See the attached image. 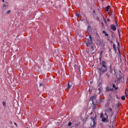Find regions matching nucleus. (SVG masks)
I'll return each instance as SVG.
<instances>
[{"label":"nucleus","mask_w":128,"mask_h":128,"mask_svg":"<svg viewBox=\"0 0 128 128\" xmlns=\"http://www.w3.org/2000/svg\"><path fill=\"white\" fill-rule=\"evenodd\" d=\"M102 67L100 68H98V72H100V74L102 72V74H104V72H106L108 70V68H106V61H102Z\"/></svg>","instance_id":"nucleus-1"},{"label":"nucleus","mask_w":128,"mask_h":128,"mask_svg":"<svg viewBox=\"0 0 128 128\" xmlns=\"http://www.w3.org/2000/svg\"><path fill=\"white\" fill-rule=\"evenodd\" d=\"M92 36H90L87 41L86 42V44L87 46H92Z\"/></svg>","instance_id":"nucleus-2"},{"label":"nucleus","mask_w":128,"mask_h":128,"mask_svg":"<svg viewBox=\"0 0 128 128\" xmlns=\"http://www.w3.org/2000/svg\"><path fill=\"white\" fill-rule=\"evenodd\" d=\"M90 120H92V122H93V124L91 126V128H95L96 126V114H95V116L94 118L92 116L90 118Z\"/></svg>","instance_id":"nucleus-3"},{"label":"nucleus","mask_w":128,"mask_h":128,"mask_svg":"<svg viewBox=\"0 0 128 128\" xmlns=\"http://www.w3.org/2000/svg\"><path fill=\"white\" fill-rule=\"evenodd\" d=\"M90 100H91V102H92V103L98 102V101L96 100V95L94 94L92 96H91L90 97Z\"/></svg>","instance_id":"nucleus-4"},{"label":"nucleus","mask_w":128,"mask_h":128,"mask_svg":"<svg viewBox=\"0 0 128 128\" xmlns=\"http://www.w3.org/2000/svg\"><path fill=\"white\" fill-rule=\"evenodd\" d=\"M97 44L98 46H104V40H98L97 42Z\"/></svg>","instance_id":"nucleus-5"},{"label":"nucleus","mask_w":128,"mask_h":128,"mask_svg":"<svg viewBox=\"0 0 128 128\" xmlns=\"http://www.w3.org/2000/svg\"><path fill=\"white\" fill-rule=\"evenodd\" d=\"M72 82L70 81L68 82V84L67 86V88H68V90H70V88H72Z\"/></svg>","instance_id":"nucleus-6"},{"label":"nucleus","mask_w":128,"mask_h":128,"mask_svg":"<svg viewBox=\"0 0 128 128\" xmlns=\"http://www.w3.org/2000/svg\"><path fill=\"white\" fill-rule=\"evenodd\" d=\"M90 48H89V50L90 52L94 54V46L90 45Z\"/></svg>","instance_id":"nucleus-7"},{"label":"nucleus","mask_w":128,"mask_h":128,"mask_svg":"<svg viewBox=\"0 0 128 128\" xmlns=\"http://www.w3.org/2000/svg\"><path fill=\"white\" fill-rule=\"evenodd\" d=\"M110 29L112 30H114H114H116V26L114 25V24H112L110 26Z\"/></svg>","instance_id":"nucleus-8"},{"label":"nucleus","mask_w":128,"mask_h":128,"mask_svg":"<svg viewBox=\"0 0 128 128\" xmlns=\"http://www.w3.org/2000/svg\"><path fill=\"white\" fill-rule=\"evenodd\" d=\"M114 91V88H110L108 86H107L106 88V92H112Z\"/></svg>","instance_id":"nucleus-9"},{"label":"nucleus","mask_w":128,"mask_h":128,"mask_svg":"<svg viewBox=\"0 0 128 128\" xmlns=\"http://www.w3.org/2000/svg\"><path fill=\"white\" fill-rule=\"evenodd\" d=\"M96 102H95L92 103L94 110V108H96Z\"/></svg>","instance_id":"nucleus-10"},{"label":"nucleus","mask_w":128,"mask_h":128,"mask_svg":"<svg viewBox=\"0 0 128 128\" xmlns=\"http://www.w3.org/2000/svg\"><path fill=\"white\" fill-rule=\"evenodd\" d=\"M102 34H104L105 36H108V34L105 30H103Z\"/></svg>","instance_id":"nucleus-11"},{"label":"nucleus","mask_w":128,"mask_h":128,"mask_svg":"<svg viewBox=\"0 0 128 128\" xmlns=\"http://www.w3.org/2000/svg\"><path fill=\"white\" fill-rule=\"evenodd\" d=\"M112 88H114L115 90H118V87H116V85L114 84H113Z\"/></svg>","instance_id":"nucleus-12"},{"label":"nucleus","mask_w":128,"mask_h":128,"mask_svg":"<svg viewBox=\"0 0 128 128\" xmlns=\"http://www.w3.org/2000/svg\"><path fill=\"white\" fill-rule=\"evenodd\" d=\"M113 48L114 52H116V44H113Z\"/></svg>","instance_id":"nucleus-13"},{"label":"nucleus","mask_w":128,"mask_h":128,"mask_svg":"<svg viewBox=\"0 0 128 128\" xmlns=\"http://www.w3.org/2000/svg\"><path fill=\"white\" fill-rule=\"evenodd\" d=\"M6 8H8V4H4V5H3V8H6Z\"/></svg>","instance_id":"nucleus-14"},{"label":"nucleus","mask_w":128,"mask_h":128,"mask_svg":"<svg viewBox=\"0 0 128 128\" xmlns=\"http://www.w3.org/2000/svg\"><path fill=\"white\" fill-rule=\"evenodd\" d=\"M110 6H108L106 7V10L108 12V10H110Z\"/></svg>","instance_id":"nucleus-15"},{"label":"nucleus","mask_w":128,"mask_h":128,"mask_svg":"<svg viewBox=\"0 0 128 128\" xmlns=\"http://www.w3.org/2000/svg\"><path fill=\"white\" fill-rule=\"evenodd\" d=\"M10 12H12V10H8V11L6 12V14H10Z\"/></svg>","instance_id":"nucleus-16"},{"label":"nucleus","mask_w":128,"mask_h":128,"mask_svg":"<svg viewBox=\"0 0 128 128\" xmlns=\"http://www.w3.org/2000/svg\"><path fill=\"white\" fill-rule=\"evenodd\" d=\"M121 99L122 100H126V97L124 96H122L121 97Z\"/></svg>","instance_id":"nucleus-17"},{"label":"nucleus","mask_w":128,"mask_h":128,"mask_svg":"<svg viewBox=\"0 0 128 128\" xmlns=\"http://www.w3.org/2000/svg\"><path fill=\"white\" fill-rule=\"evenodd\" d=\"M6 102L4 101V102H2V106H6Z\"/></svg>","instance_id":"nucleus-18"},{"label":"nucleus","mask_w":128,"mask_h":128,"mask_svg":"<svg viewBox=\"0 0 128 128\" xmlns=\"http://www.w3.org/2000/svg\"><path fill=\"white\" fill-rule=\"evenodd\" d=\"M108 112H112V109L110 108L108 109Z\"/></svg>","instance_id":"nucleus-19"},{"label":"nucleus","mask_w":128,"mask_h":128,"mask_svg":"<svg viewBox=\"0 0 128 128\" xmlns=\"http://www.w3.org/2000/svg\"><path fill=\"white\" fill-rule=\"evenodd\" d=\"M98 90H99V92H102V88L100 87V88H98Z\"/></svg>","instance_id":"nucleus-20"},{"label":"nucleus","mask_w":128,"mask_h":128,"mask_svg":"<svg viewBox=\"0 0 128 128\" xmlns=\"http://www.w3.org/2000/svg\"><path fill=\"white\" fill-rule=\"evenodd\" d=\"M106 119L104 118H102V122H106Z\"/></svg>","instance_id":"nucleus-21"},{"label":"nucleus","mask_w":128,"mask_h":128,"mask_svg":"<svg viewBox=\"0 0 128 128\" xmlns=\"http://www.w3.org/2000/svg\"><path fill=\"white\" fill-rule=\"evenodd\" d=\"M68 126H72V122H70L68 124Z\"/></svg>","instance_id":"nucleus-22"},{"label":"nucleus","mask_w":128,"mask_h":128,"mask_svg":"<svg viewBox=\"0 0 128 128\" xmlns=\"http://www.w3.org/2000/svg\"><path fill=\"white\" fill-rule=\"evenodd\" d=\"M80 16V14H76V16H77V18H78V16Z\"/></svg>","instance_id":"nucleus-23"},{"label":"nucleus","mask_w":128,"mask_h":128,"mask_svg":"<svg viewBox=\"0 0 128 128\" xmlns=\"http://www.w3.org/2000/svg\"><path fill=\"white\" fill-rule=\"evenodd\" d=\"M90 28H91L90 26V25H88V30H90Z\"/></svg>","instance_id":"nucleus-24"},{"label":"nucleus","mask_w":128,"mask_h":128,"mask_svg":"<svg viewBox=\"0 0 128 128\" xmlns=\"http://www.w3.org/2000/svg\"><path fill=\"white\" fill-rule=\"evenodd\" d=\"M118 48V50L119 54H120V48Z\"/></svg>","instance_id":"nucleus-25"},{"label":"nucleus","mask_w":128,"mask_h":128,"mask_svg":"<svg viewBox=\"0 0 128 128\" xmlns=\"http://www.w3.org/2000/svg\"><path fill=\"white\" fill-rule=\"evenodd\" d=\"M116 26H118V21L116 20Z\"/></svg>","instance_id":"nucleus-26"},{"label":"nucleus","mask_w":128,"mask_h":128,"mask_svg":"<svg viewBox=\"0 0 128 128\" xmlns=\"http://www.w3.org/2000/svg\"><path fill=\"white\" fill-rule=\"evenodd\" d=\"M103 20H104L105 22H106V18H104V17Z\"/></svg>","instance_id":"nucleus-27"},{"label":"nucleus","mask_w":128,"mask_h":128,"mask_svg":"<svg viewBox=\"0 0 128 128\" xmlns=\"http://www.w3.org/2000/svg\"><path fill=\"white\" fill-rule=\"evenodd\" d=\"M86 52H87V54H90V50H86Z\"/></svg>","instance_id":"nucleus-28"},{"label":"nucleus","mask_w":128,"mask_h":128,"mask_svg":"<svg viewBox=\"0 0 128 128\" xmlns=\"http://www.w3.org/2000/svg\"><path fill=\"white\" fill-rule=\"evenodd\" d=\"M102 116H104V114H100V118H102Z\"/></svg>","instance_id":"nucleus-29"},{"label":"nucleus","mask_w":128,"mask_h":128,"mask_svg":"<svg viewBox=\"0 0 128 128\" xmlns=\"http://www.w3.org/2000/svg\"><path fill=\"white\" fill-rule=\"evenodd\" d=\"M125 96H128V94H126V92H125Z\"/></svg>","instance_id":"nucleus-30"},{"label":"nucleus","mask_w":128,"mask_h":128,"mask_svg":"<svg viewBox=\"0 0 128 128\" xmlns=\"http://www.w3.org/2000/svg\"><path fill=\"white\" fill-rule=\"evenodd\" d=\"M14 126H18V124H16V122H14Z\"/></svg>","instance_id":"nucleus-31"},{"label":"nucleus","mask_w":128,"mask_h":128,"mask_svg":"<svg viewBox=\"0 0 128 128\" xmlns=\"http://www.w3.org/2000/svg\"><path fill=\"white\" fill-rule=\"evenodd\" d=\"M42 86V84L40 83V86Z\"/></svg>","instance_id":"nucleus-32"},{"label":"nucleus","mask_w":128,"mask_h":128,"mask_svg":"<svg viewBox=\"0 0 128 128\" xmlns=\"http://www.w3.org/2000/svg\"><path fill=\"white\" fill-rule=\"evenodd\" d=\"M100 86V83H98V86Z\"/></svg>","instance_id":"nucleus-33"},{"label":"nucleus","mask_w":128,"mask_h":128,"mask_svg":"<svg viewBox=\"0 0 128 128\" xmlns=\"http://www.w3.org/2000/svg\"><path fill=\"white\" fill-rule=\"evenodd\" d=\"M107 20H108V22H110V19H107Z\"/></svg>","instance_id":"nucleus-34"},{"label":"nucleus","mask_w":128,"mask_h":128,"mask_svg":"<svg viewBox=\"0 0 128 128\" xmlns=\"http://www.w3.org/2000/svg\"><path fill=\"white\" fill-rule=\"evenodd\" d=\"M118 34H119V36H120V32L119 31H118Z\"/></svg>","instance_id":"nucleus-35"},{"label":"nucleus","mask_w":128,"mask_h":128,"mask_svg":"<svg viewBox=\"0 0 128 128\" xmlns=\"http://www.w3.org/2000/svg\"><path fill=\"white\" fill-rule=\"evenodd\" d=\"M114 74H116V70H114Z\"/></svg>","instance_id":"nucleus-36"},{"label":"nucleus","mask_w":128,"mask_h":128,"mask_svg":"<svg viewBox=\"0 0 128 128\" xmlns=\"http://www.w3.org/2000/svg\"><path fill=\"white\" fill-rule=\"evenodd\" d=\"M3 2H4V0H2Z\"/></svg>","instance_id":"nucleus-37"},{"label":"nucleus","mask_w":128,"mask_h":128,"mask_svg":"<svg viewBox=\"0 0 128 128\" xmlns=\"http://www.w3.org/2000/svg\"><path fill=\"white\" fill-rule=\"evenodd\" d=\"M118 46H120V43L118 42Z\"/></svg>","instance_id":"nucleus-38"},{"label":"nucleus","mask_w":128,"mask_h":128,"mask_svg":"<svg viewBox=\"0 0 128 128\" xmlns=\"http://www.w3.org/2000/svg\"><path fill=\"white\" fill-rule=\"evenodd\" d=\"M110 98H112V95H110Z\"/></svg>","instance_id":"nucleus-39"},{"label":"nucleus","mask_w":128,"mask_h":128,"mask_svg":"<svg viewBox=\"0 0 128 128\" xmlns=\"http://www.w3.org/2000/svg\"><path fill=\"white\" fill-rule=\"evenodd\" d=\"M92 114V112L90 113V114Z\"/></svg>","instance_id":"nucleus-40"},{"label":"nucleus","mask_w":128,"mask_h":128,"mask_svg":"<svg viewBox=\"0 0 128 128\" xmlns=\"http://www.w3.org/2000/svg\"><path fill=\"white\" fill-rule=\"evenodd\" d=\"M97 20H98V18H97Z\"/></svg>","instance_id":"nucleus-41"},{"label":"nucleus","mask_w":128,"mask_h":128,"mask_svg":"<svg viewBox=\"0 0 128 128\" xmlns=\"http://www.w3.org/2000/svg\"><path fill=\"white\" fill-rule=\"evenodd\" d=\"M109 76H108V78Z\"/></svg>","instance_id":"nucleus-42"}]
</instances>
